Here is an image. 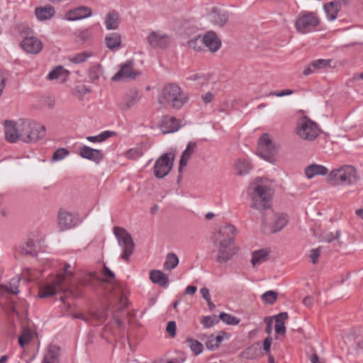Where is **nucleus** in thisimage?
<instances>
[{"mask_svg":"<svg viewBox=\"0 0 363 363\" xmlns=\"http://www.w3.org/2000/svg\"><path fill=\"white\" fill-rule=\"evenodd\" d=\"M4 130L6 140L12 143L18 140L26 143H34L45 135L44 125L26 119H19L16 122L6 121Z\"/></svg>","mask_w":363,"mask_h":363,"instance_id":"obj_1","label":"nucleus"},{"mask_svg":"<svg viewBox=\"0 0 363 363\" xmlns=\"http://www.w3.org/2000/svg\"><path fill=\"white\" fill-rule=\"evenodd\" d=\"M235 233L236 228H214L212 232V253L218 263H226L235 254L233 246Z\"/></svg>","mask_w":363,"mask_h":363,"instance_id":"obj_2","label":"nucleus"},{"mask_svg":"<svg viewBox=\"0 0 363 363\" xmlns=\"http://www.w3.org/2000/svg\"><path fill=\"white\" fill-rule=\"evenodd\" d=\"M252 200V207L259 211L272 207V191L271 188L264 184L261 179L257 178L247 189Z\"/></svg>","mask_w":363,"mask_h":363,"instance_id":"obj_3","label":"nucleus"},{"mask_svg":"<svg viewBox=\"0 0 363 363\" xmlns=\"http://www.w3.org/2000/svg\"><path fill=\"white\" fill-rule=\"evenodd\" d=\"M69 267L70 265L69 264H65L64 267L65 272L57 276L52 283L42 287L39 291V297L47 298L52 296L68 287L70 284L67 279L73 276L72 272L69 271Z\"/></svg>","mask_w":363,"mask_h":363,"instance_id":"obj_4","label":"nucleus"},{"mask_svg":"<svg viewBox=\"0 0 363 363\" xmlns=\"http://www.w3.org/2000/svg\"><path fill=\"white\" fill-rule=\"evenodd\" d=\"M329 180L334 185L350 186L357 181V170L351 165L342 166L330 172Z\"/></svg>","mask_w":363,"mask_h":363,"instance_id":"obj_5","label":"nucleus"},{"mask_svg":"<svg viewBox=\"0 0 363 363\" xmlns=\"http://www.w3.org/2000/svg\"><path fill=\"white\" fill-rule=\"evenodd\" d=\"M162 99L169 106L179 109L188 100L186 94L176 84H169L162 91Z\"/></svg>","mask_w":363,"mask_h":363,"instance_id":"obj_6","label":"nucleus"},{"mask_svg":"<svg viewBox=\"0 0 363 363\" xmlns=\"http://www.w3.org/2000/svg\"><path fill=\"white\" fill-rule=\"evenodd\" d=\"M320 20L313 12H301L295 22L296 30L302 34L310 33L315 29L319 25Z\"/></svg>","mask_w":363,"mask_h":363,"instance_id":"obj_7","label":"nucleus"},{"mask_svg":"<svg viewBox=\"0 0 363 363\" xmlns=\"http://www.w3.org/2000/svg\"><path fill=\"white\" fill-rule=\"evenodd\" d=\"M101 274L102 277H99L95 273H93L91 274V277L101 283H106L110 284L115 291L113 294L114 296L120 299V302L123 306H125V298L124 296L123 292L122 291V289H121V286L116 280L114 273L108 267L104 265Z\"/></svg>","mask_w":363,"mask_h":363,"instance_id":"obj_8","label":"nucleus"},{"mask_svg":"<svg viewBox=\"0 0 363 363\" xmlns=\"http://www.w3.org/2000/svg\"><path fill=\"white\" fill-rule=\"evenodd\" d=\"M296 133L302 139L312 141L318 135L319 129L315 122L305 117L298 121Z\"/></svg>","mask_w":363,"mask_h":363,"instance_id":"obj_9","label":"nucleus"},{"mask_svg":"<svg viewBox=\"0 0 363 363\" xmlns=\"http://www.w3.org/2000/svg\"><path fill=\"white\" fill-rule=\"evenodd\" d=\"M113 232L118 239L119 245L122 246L123 249L121 258L125 261H128L135 248V244L131 235L125 228H113Z\"/></svg>","mask_w":363,"mask_h":363,"instance_id":"obj_10","label":"nucleus"},{"mask_svg":"<svg viewBox=\"0 0 363 363\" xmlns=\"http://www.w3.org/2000/svg\"><path fill=\"white\" fill-rule=\"evenodd\" d=\"M30 33L32 30L29 28L21 30V35L23 38L21 42V46L28 53L37 54L42 50L43 43L36 37L29 36Z\"/></svg>","mask_w":363,"mask_h":363,"instance_id":"obj_11","label":"nucleus"},{"mask_svg":"<svg viewBox=\"0 0 363 363\" xmlns=\"http://www.w3.org/2000/svg\"><path fill=\"white\" fill-rule=\"evenodd\" d=\"M257 152L259 157L266 161L272 162L277 149L267 133L262 134L259 139Z\"/></svg>","mask_w":363,"mask_h":363,"instance_id":"obj_12","label":"nucleus"},{"mask_svg":"<svg viewBox=\"0 0 363 363\" xmlns=\"http://www.w3.org/2000/svg\"><path fill=\"white\" fill-rule=\"evenodd\" d=\"M174 155L165 153L160 157L154 166V174L157 178H163L167 176L172 168Z\"/></svg>","mask_w":363,"mask_h":363,"instance_id":"obj_13","label":"nucleus"},{"mask_svg":"<svg viewBox=\"0 0 363 363\" xmlns=\"http://www.w3.org/2000/svg\"><path fill=\"white\" fill-rule=\"evenodd\" d=\"M135 62L133 60H128L121 65V69L111 78L113 81L117 82L123 79H134L140 72L134 69Z\"/></svg>","mask_w":363,"mask_h":363,"instance_id":"obj_14","label":"nucleus"},{"mask_svg":"<svg viewBox=\"0 0 363 363\" xmlns=\"http://www.w3.org/2000/svg\"><path fill=\"white\" fill-rule=\"evenodd\" d=\"M57 223L60 227H75L81 223L78 215L60 209L57 213Z\"/></svg>","mask_w":363,"mask_h":363,"instance_id":"obj_15","label":"nucleus"},{"mask_svg":"<svg viewBox=\"0 0 363 363\" xmlns=\"http://www.w3.org/2000/svg\"><path fill=\"white\" fill-rule=\"evenodd\" d=\"M147 40L149 45L155 49H164L169 42V36L160 30L151 32L147 36Z\"/></svg>","mask_w":363,"mask_h":363,"instance_id":"obj_16","label":"nucleus"},{"mask_svg":"<svg viewBox=\"0 0 363 363\" xmlns=\"http://www.w3.org/2000/svg\"><path fill=\"white\" fill-rule=\"evenodd\" d=\"M79 155L88 160L92 161L96 164L100 163L104 159L102 150L91 148L87 145H82L79 147Z\"/></svg>","mask_w":363,"mask_h":363,"instance_id":"obj_17","label":"nucleus"},{"mask_svg":"<svg viewBox=\"0 0 363 363\" xmlns=\"http://www.w3.org/2000/svg\"><path fill=\"white\" fill-rule=\"evenodd\" d=\"M183 28L184 30L182 34L184 37L185 38L191 37V38L187 41L189 47L194 50H200L201 46L199 45V43H202V42L200 41L201 40L200 35L196 33V28L195 27H190L187 24L184 25Z\"/></svg>","mask_w":363,"mask_h":363,"instance_id":"obj_18","label":"nucleus"},{"mask_svg":"<svg viewBox=\"0 0 363 363\" xmlns=\"http://www.w3.org/2000/svg\"><path fill=\"white\" fill-rule=\"evenodd\" d=\"M91 9L87 6H79L74 9L68 11L65 19L69 21H78L91 16Z\"/></svg>","mask_w":363,"mask_h":363,"instance_id":"obj_19","label":"nucleus"},{"mask_svg":"<svg viewBox=\"0 0 363 363\" xmlns=\"http://www.w3.org/2000/svg\"><path fill=\"white\" fill-rule=\"evenodd\" d=\"M228 12L218 8H213L208 14L210 21L216 26H223L228 20Z\"/></svg>","mask_w":363,"mask_h":363,"instance_id":"obj_20","label":"nucleus"},{"mask_svg":"<svg viewBox=\"0 0 363 363\" xmlns=\"http://www.w3.org/2000/svg\"><path fill=\"white\" fill-rule=\"evenodd\" d=\"M200 41L212 52H216L221 45L220 39L213 31L207 32Z\"/></svg>","mask_w":363,"mask_h":363,"instance_id":"obj_21","label":"nucleus"},{"mask_svg":"<svg viewBox=\"0 0 363 363\" xmlns=\"http://www.w3.org/2000/svg\"><path fill=\"white\" fill-rule=\"evenodd\" d=\"M160 128L163 133H170L179 129V123L174 117L165 116L161 121Z\"/></svg>","mask_w":363,"mask_h":363,"instance_id":"obj_22","label":"nucleus"},{"mask_svg":"<svg viewBox=\"0 0 363 363\" xmlns=\"http://www.w3.org/2000/svg\"><path fill=\"white\" fill-rule=\"evenodd\" d=\"M322 228L313 229V235L318 236L319 240L321 242H330L338 238L340 235V231L336 230L335 233L330 232L328 229L321 230Z\"/></svg>","mask_w":363,"mask_h":363,"instance_id":"obj_23","label":"nucleus"},{"mask_svg":"<svg viewBox=\"0 0 363 363\" xmlns=\"http://www.w3.org/2000/svg\"><path fill=\"white\" fill-rule=\"evenodd\" d=\"M55 13V8L51 5L37 7L35 10V14L39 21H46L50 19Z\"/></svg>","mask_w":363,"mask_h":363,"instance_id":"obj_24","label":"nucleus"},{"mask_svg":"<svg viewBox=\"0 0 363 363\" xmlns=\"http://www.w3.org/2000/svg\"><path fill=\"white\" fill-rule=\"evenodd\" d=\"M341 9V3L339 1H334L324 5V10L329 21H334Z\"/></svg>","mask_w":363,"mask_h":363,"instance_id":"obj_25","label":"nucleus"},{"mask_svg":"<svg viewBox=\"0 0 363 363\" xmlns=\"http://www.w3.org/2000/svg\"><path fill=\"white\" fill-rule=\"evenodd\" d=\"M150 279L152 283L158 284L160 286L167 287L168 286V276L160 270H152L150 272Z\"/></svg>","mask_w":363,"mask_h":363,"instance_id":"obj_26","label":"nucleus"},{"mask_svg":"<svg viewBox=\"0 0 363 363\" xmlns=\"http://www.w3.org/2000/svg\"><path fill=\"white\" fill-rule=\"evenodd\" d=\"M328 172L326 167L320 164H311L306 167L305 174L308 179H311L316 175H325Z\"/></svg>","mask_w":363,"mask_h":363,"instance_id":"obj_27","label":"nucleus"},{"mask_svg":"<svg viewBox=\"0 0 363 363\" xmlns=\"http://www.w3.org/2000/svg\"><path fill=\"white\" fill-rule=\"evenodd\" d=\"M196 147V143L194 142H189L184 151L182 152L181 155V158L179 160V171L181 172L184 167L187 164L188 160L191 157L192 154L194 152Z\"/></svg>","mask_w":363,"mask_h":363,"instance_id":"obj_28","label":"nucleus"},{"mask_svg":"<svg viewBox=\"0 0 363 363\" xmlns=\"http://www.w3.org/2000/svg\"><path fill=\"white\" fill-rule=\"evenodd\" d=\"M43 363H60V347L50 346L45 354Z\"/></svg>","mask_w":363,"mask_h":363,"instance_id":"obj_29","label":"nucleus"},{"mask_svg":"<svg viewBox=\"0 0 363 363\" xmlns=\"http://www.w3.org/2000/svg\"><path fill=\"white\" fill-rule=\"evenodd\" d=\"M235 169L238 175H246L252 169V164L247 158H239L236 161Z\"/></svg>","mask_w":363,"mask_h":363,"instance_id":"obj_30","label":"nucleus"},{"mask_svg":"<svg viewBox=\"0 0 363 363\" xmlns=\"http://www.w3.org/2000/svg\"><path fill=\"white\" fill-rule=\"evenodd\" d=\"M269 251L266 249L255 250L252 253L251 263L253 267L259 265L268 259Z\"/></svg>","mask_w":363,"mask_h":363,"instance_id":"obj_31","label":"nucleus"},{"mask_svg":"<svg viewBox=\"0 0 363 363\" xmlns=\"http://www.w3.org/2000/svg\"><path fill=\"white\" fill-rule=\"evenodd\" d=\"M289 223V216L285 213H274L272 216L273 227H285Z\"/></svg>","mask_w":363,"mask_h":363,"instance_id":"obj_32","label":"nucleus"},{"mask_svg":"<svg viewBox=\"0 0 363 363\" xmlns=\"http://www.w3.org/2000/svg\"><path fill=\"white\" fill-rule=\"evenodd\" d=\"M119 24L118 14L116 11L108 13L105 19L106 28L108 30H116Z\"/></svg>","mask_w":363,"mask_h":363,"instance_id":"obj_33","label":"nucleus"},{"mask_svg":"<svg viewBox=\"0 0 363 363\" xmlns=\"http://www.w3.org/2000/svg\"><path fill=\"white\" fill-rule=\"evenodd\" d=\"M21 279L18 278L17 279H13L11 281L6 284L0 285V292L1 293H11L13 294H18L19 293L18 290V283Z\"/></svg>","mask_w":363,"mask_h":363,"instance_id":"obj_34","label":"nucleus"},{"mask_svg":"<svg viewBox=\"0 0 363 363\" xmlns=\"http://www.w3.org/2000/svg\"><path fill=\"white\" fill-rule=\"evenodd\" d=\"M68 74L69 71L64 69L62 66L59 65L49 72L48 79L50 80L61 79L63 81L68 76Z\"/></svg>","mask_w":363,"mask_h":363,"instance_id":"obj_35","label":"nucleus"},{"mask_svg":"<svg viewBox=\"0 0 363 363\" xmlns=\"http://www.w3.org/2000/svg\"><path fill=\"white\" fill-rule=\"evenodd\" d=\"M106 46L110 50H113L118 48L121 43V35L117 33H112L108 34L105 38Z\"/></svg>","mask_w":363,"mask_h":363,"instance_id":"obj_36","label":"nucleus"},{"mask_svg":"<svg viewBox=\"0 0 363 363\" xmlns=\"http://www.w3.org/2000/svg\"><path fill=\"white\" fill-rule=\"evenodd\" d=\"M116 133L111 130H105L94 136H87L86 139L91 143H102L108 138L115 135Z\"/></svg>","mask_w":363,"mask_h":363,"instance_id":"obj_37","label":"nucleus"},{"mask_svg":"<svg viewBox=\"0 0 363 363\" xmlns=\"http://www.w3.org/2000/svg\"><path fill=\"white\" fill-rule=\"evenodd\" d=\"M259 352V343L253 344L251 346L246 348L241 353L242 357L247 359H255L258 356Z\"/></svg>","mask_w":363,"mask_h":363,"instance_id":"obj_38","label":"nucleus"},{"mask_svg":"<svg viewBox=\"0 0 363 363\" xmlns=\"http://www.w3.org/2000/svg\"><path fill=\"white\" fill-rule=\"evenodd\" d=\"M179 264V258L174 253H169L166 257V260L164 263V270H172L177 267Z\"/></svg>","mask_w":363,"mask_h":363,"instance_id":"obj_39","label":"nucleus"},{"mask_svg":"<svg viewBox=\"0 0 363 363\" xmlns=\"http://www.w3.org/2000/svg\"><path fill=\"white\" fill-rule=\"evenodd\" d=\"M187 346L191 349L195 355L200 354L203 351V345L198 340L193 338H188L186 340Z\"/></svg>","mask_w":363,"mask_h":363,"instance_id":"obj_40","label":"nucleus"},{"mask_svg":"<svg viewBox=\"0 0 363 363\" xmlns=\"http://www.w3.org/2000/svg\"><path fill=\"white\" fill-rule=\"evenodd\" d=\"M188 80L195 82V86L197 88L201 87L203 85L206 84L208 83V77L203 74H193L187 77Z\"/></svg>","mask_w":363,"mask_h":363,"instance_id":"obj_41","label":"nucleus"},{"mask_svg":"<svg viewBox=\"0 0 363 363\" xmlns=\"http://www.w3.org/2000/svg\"><path fill=\"white\" fill-rule=\"evenodd\" d=\"M219 320H221L223 323L231 325H238L240 322V320L235 317L229 313H226L225 312H221L219 314Z\"/></svg>","mask_w":363,"mask_h":363,"instance_id":"obj_42","label":"nucleus"},{"mask_svg":"<svg viewBox=\"0 0 363 363\" xmlns=\"http://www.w3.org/2000/svg\"><path fill=\"white\" fill-rule=\"evenodd\" d=\"M219 323V318L216 315L203 316L201 320V323L204 328H210Z\"/></svg>","mask_w":363,"mask_h":363,"instance_id":"obj_43","label":"nucleus"},{"mask_svg":"<svg viewBox=\"0 0 363 363\" xmlns=\"http://www.w3.org/2000/svg\"><path fill=\"white\" fill-rule=\"evenodd\" d=\"M331 60L318 59L311 63V67L315 69H325L331 67Z\"/></svg>","mask_w":363,"mask_h":363,"instance_id":"obj_44","label":"nucleus"},{"mask_svg":"<svg viewBox=\"0 0 363 363\" xmlns=\"http://www.w3.org/2000/svg\"><path fill=\"white\" fill-rule=\"evenodd\" d=\"M138 101V92L134 91L127 94L124 101L125 106L126 109L130 108L133 106L137 101Z\"/></svg>","mask_w":363,"mask_h":363,"instance_id":"obj_45","label":"nucleus"},{"mask_svg":"<svg viewBox=\"0 0 363 363\" xmlns=\"http://www.w3.org/2000/svg\"><path fill=\"white\" fill-rule=\"evenodd\" d=\"M69 152L64 147H61L55 150L52 154V161L57 162L65 159L68 156Z\"/></svg>","mask_w":363,"mask_h":363,"instance_id":"obj_46","label":"nucleus"},{"mask_svg":"<svg viewBox=\"0 0 363 363\" xmlns=\"http://www.w3.org/2000/svg\"><path fill=\"white\" fill-rule=\"evenodd\" d=\"M262 298L265 303L273 304L277 298V294L273 291H267L262 294Z\"/></svg>","mask_w":363,"mask_h":363,"instance_id":"obj_47","label":"nucleus"},{"mask_svg":"<svg viewBox=\"0 0 363 363\" xmlns=\"http://www.w3.org/2000/svg\"><path fill=\"white\" fill-rule=\"evenodd\" d=\"M101 74V69L100 65L94 66L90 68L89 71V78L94 82L99 79V77Z\"/></svg>","mask_w":363,"mask_h":363,"instance_id":"obj_48","label":"nucleus"},{"mask_svg":"<svg viewBox=\"0 0 363 363\" xmlns=\"http://www.w3.org/2000/svg\"><path fill=\"white\" fill-rule=\"evenodd\" d=\"M90 56V54L84 52L73 56L72 58H70V61L75 64L82 63L85 62Z\"/></svg>","mask_w":363,"mask_h":363,"instance_id":"obj_49","label":"nucleus"},{"mask_svg":"<svg viewBox=\"0 0 363 363\" xmlns=\"http://www.w3.org/2000/svg\"><path fill=\"white\" fill-rule=\"evenodd\" d=\"M37 240L33 238H30L26 242V252L29 255H35L37 250L35 249V244Z\"/></svg>","mask_w":363,"mask_h":363,"instance_id":"obj_50","label":"nucleus"},{"mask_svg":"<svg viewBox=\"0 0 363 363\" xmlns=\"http://www.w3.org/2000/svg\"><path fill=\"white\" fill-rule=\"evenodd\" d=\"M89 316L90 319L96 320L99 322H103L106 320L108 313L106 311L102 312H91Z\"/></svg>","mask_w":363,"mask_h":363,"instance_id":"obj_51","label":"nucleus"},{"mask_svg":"<svg viewBox=\"0 0 363 363\" xmlns=\"http://www.w3.org/2000/svg\"><path fill=\"white\" fill-rule=\"evenodd\" d=\"M320 255V247L312 249L310 253V259L313 264H316L318 262V258Z\"/></svg>","mask_w":363,"mask_h":363,"instance_id":"obj_52","label":"nucleus"},{"mask_svg":"<svg viewBox=\"0 0 363 363\" xmlns=\"http://www.w3.org/2000/svg\"><path fill=\"white\" fill-rule=\"evenodd\" d=\"M205 344L207 349L210 350H215L218 349V345H216L215 342L213 335H211L209 337H208V339L206 341Z\"/></svg>","mask_w":363,"mask_h":363,"instance_id":"obj_53","label":"nucleus"},{"mask_svg":"<svg viewBox=\"0 0 363 363\" xmlns=\"http://www.w3.org/2000/svg\"><path fill=\"white\" fill-rule=\"evenodd\" d=\"M177 325L174 321H169L167 323L166 331L170 337H174L176 335Z\"/></svg>","mask_w":363,"mask_h":363,"instance_id":"obj_54","label":"nucleus"},{"mask_svg":"<svg viewBox=\"0 0 363 363\" xmlns=\"http://www.w3.org/2000/svg\"><path fill=\"white\" fill-rule=\"evenodd\" d=\"M275 333L280 335L285 334L286 328L284 323H281V321L276 320L275 326H274Z\"/></svg>","mask_w":363,"mask_h":363,"instance_id":"obj_55","label":"nucleus"},{"mask_svg":"<svg viewBox=\"0 0 363 363\" xmlns=\"http://www.w3.org/2000/svg\"><path fill=\"white\" fill-rule=\"evenodd\" d=\"M7 80L6 74L1 69H0V96L5 88L6 82Z\"/></svg>","mask_w":363,"mask_h":363,"instance_id":"obj_56","label":"nucleus"},{"mask_svg":"<svg viewBox=\"0 0 363 363\" xmlns=\"http://www.w3.org/2000/svg\"><path fill=\"white\" fill-rule=\"evenodd\" d=\"M272 345V337H267L264 339L263 342V350L267 354H269L270 352V347Z\"/></svg>","mask_w":363,"mask_h":363,"instance_id":"obj_57","label":"nucleus"},{"mask_svg":"<svg viewBox=\"0 0 363 363\" xmlns=\"http://www.w3.org/2000/svg\"><path fill=\"white\" fill-rule=\"evenodd\" d=\"M293 92L294 91L291 89H284L280 91L273 92L271 94L276 96L281 97V96H284L291 95L293 94Z\"/></svg>","mask_w":363,"mask_h":363,"instance_id":"obj_58","label":"nucleus"},{"mask_svg":"<svg viewBox=\"0 0 363 363\" xmlns=\"http://www.w3.org/2000/svg\"><path fill=\"white\" fill-rule=\"evenodd\" d=\"M224 335H227L228 337L230 336L227 333L223 331H220L216 337L214 336L215 342L216 345H218V348L223 340Z\"/></svg>","mask_w":363,"mask_h":363,"instance_id":"obj_59","label":"nucleus"},{"mask_svg":"<svg viewBox=\"0 0 363 363\" xmlns=\"http://www.w3.org/2000/svg\"><path fill=\"white\" fill-rule=\"evenodd\" d=\"M213 97L214 95L211 92L208 91L201 96V99L205 104H208L213 100Z\"/></svg>","mask_w":363,"mask_h":363,"instance_id":"obj_60","label":"nucleus"},{"mask_svg":"<svg viewBox=\"0 0 363 363\" xmlns=\"http://www.w3.org/2000/svg\"><path fill=\"white\" fill-rule=\"evenodd\" d=\"M29 335H23L18 337V343L22 347H23L29 341Z\"/></svg>","mask_w":363,"mask_h":363,"instance_id":"obj_61","label":"nucleus"},{"mask_svg":"<svg viewBox=\"0 0 363 363\" xmlns=\"http://www.w3.org/2000/svg\"><path fill=\"white\" fill-rule=\"evenodd\" d=\"M200 293H201L203 298L205 299L206 301H209V299H211V295L209 293V290L207 288H206V287L202 288L200 290Z\"/></svg>","mask_w":363,"mask_h":363,"instance_id":"obj_62","label":"nucleus"},{"mask_svg":"<svg viewBox=\"0 0 363 363\" xmlns=\"http://www.w3.org/2000/svg\"><path fill=\"white\" fill-rule=\"evenodd\" d=\"M289 318L288 313L286 312H281L279 313L278 315H277L274 318L275 320H279L281 323H284V320H286Z\"/></svg>","mask_w":363,"mask_h":363,"instance_id":"obj_63","label":"nucleus"},{"mask_svg":"<svg viewBox=\"0 0 363 363\" xmlns=\"http://www.w3.org/2000/svg\"><path fill=\"white\" fill-rule=\"evenodd\" d=\"M313 298L312 296H306L303 300V303L308 307H310L313 303Z\"/></svg>","mask_w":363,"mask_h":363,"instance_id":"obj_64","label":"nucleus"}]
</instances>
